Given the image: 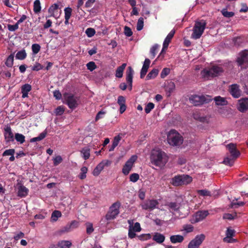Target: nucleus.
Here are the masks:
<instances>
[{
  "label": "nucleus",
  "instance_id": "1",
  "mask_svg": "<svg viewBox=\"0 0 248 248\" xmlns=\"http://www.w3.org/2000/svg\"><path fill=\"white\" fill-rule=\"evenodd\" d=\"M151 161L156 166L163 167L168 162L169 157L167 154L161 150H153L151 155Z\"/></svg>",
  "mask_w": 248,
  "mask_h": 248
},
{
  "label": "nucleus",
  "instance_id": "2",
  "mask_svg": "<svg viewBox=\"0 0 248 248\" xmlns=\"http://www.w3.org/2000/svg\"><path fill=\"white\" fill-rule=\"evenodd\" d=\"M224 72L221 66L214 65L208 68H205L201 72L202 78L206 80L210 79L216 77L221 75Z\"/></svg>",
  "mask_w": 248,
  "mask_h": 248
},
{
  "label": "nucleus",
  "instance_id": "3",
  "mask_svg": "<svg viewBox=\"0 0 248 248\" xmlns=\"http://www.w3.org/2000/svg\"><path fill=\"white\" fill-rule=\"evenodd\" d=\"M226 148L231 154V157H226L224 159L223 163L232 166L234 160L240 155V152L237 149L235 144L231 143L226 145Z\"/></svg>",
  "mask_w": 248,
  "mask_h": 248
},
{
  "label": "nucleus",
  "instance_id": "4",
  "mask_svg": "<svg viewBox=\"0 0 248 248\" xmlns=\"http://www.w3.org/2000/svg\"><path fill=\"white\" fill-rule=\"evenodd\" d=\"M121 206V203L119 202H117L113 203L109 207L108 212L105 216V218L102 219V221H107V224L114 219L119 214V208Z\"/></svg>",
  "mask_w": 248,
  "mask_h": 248
},
{
  "label": "nucleus",
  "instance_id": "5",
  "mask_svg": "<svg viewBox=\"0 0 248 248\" xmlns=\"http://www.w3.org/2000/svg\"><path fill=\"white\" fill-rule=\"evenodd\" d=\"M206 26V22L204 20H200L195 21L193 28V33L191 38L194 39H199L202 35Z\"/></svg>",
  "mask_w": 248,
  "mask_h": 248
},
{
  "label": "nucleus",
  "instance_id": "6",
  "mask_svg": "<svg viewBox=\"0 0 248 248\" xmlns=\"http://www.w3.org/2000/svg\"><path fill=\"white\" fill-rule=\"evenodd\" d=\"M169 144L172 146H179L183 141V137L175 130H171L167 136Z\"/></svg>",
  "mask_w": 248,
  "mask_h": 248
},
{
  "label": "nucleus",
  "instance_id": "7",
  "mask_svg": "<svg viewBox=\"0 0 248 248\" xmlns=\"http://www.w3.org/2000/svg\"><path fill=\"white\" fill-rule=\"evenodd\" d=\"M212 100L211 97L209 95H193L189 97L190 102L195 106L209 103Z\"/></svg>",
  "mask_w": 248,
  "mask_h": 248
},
{
  "label": "nucleus",
  "instance_id": "8",
  "mask_svg": "<svg viewBox=\"0 0 248 248\" xmlns=\"http://www.w3.org/2000/svg\"><path fill=\"white\" fill-rule=\"evenodd\" d=\"M237 58V62L242 68H246L248 67V50H244L239 53Z\"/></svg>",
  "mask_w": 248,
  "mask_h": 248
},
{
  "label": "nucleus",
  "instance_id": "9",
  "mask_svg": "<svg viewBox=\"0 0 248 248\" xmlns=\"http://www.w3.org/2000/svg\"><path fill=\"white\" fill-rule=\"evenodd\" d=\"M205 239L204 234L197 235L192 239L188 245V248H199L202 242Z\"/></svg>",
  "mask_w": 248,
  "mask_h": 248
},
{
  "label": "nucleus",
  "instance_id": "10",
  "mask_svg": "<svg viewBox=\"0 0 248 248\" xmlns=\"http://www.w3.org/2000/svg\"><path fill=\"white\" fill-rule=\"evenodd\" d=\"M137 159V156L133 155L126 162L122 170V172L124 175L129 174Z\"/></svg>",
  "mask_w": 248,
  "mask_h": 248
},
{
  "label": "nucleus",
  "instance_id": "11",
  "mask_svg": "<svg viewBox=\"0 0 248 248\" xmlns=\"http://www.w3.org/2000/svg\"><path fill=\"white\" fill-rule=\"evenodd\" d=\"M66 104L71 109H75L78 106V98L74 95L69 94L65 95Z\"/></svg>",
  "mask_w": 248,
  "mask_h": 248
},
{
  "label": "nucleus",
  "instance_id": "12",
  "mask_svg": "<svg viewBox=\"0 0 248 248\" xmlns=\"http://www.w3.org/2000/svg\"><path fill=\"white\" fill-rule=\"evenodd\" d=\"M158 204V202L156 200H149L142 202L140 205L143 210L152 211L155 208Z\"/></svg>",
  "mask_w": 248,
  "mask_h": 248
},
{
  "label": "nucleus",
  "instance_id": "13",
  "mask_svg": "<svg viewBox=\"0 0 248 248\" xmlns=\"http://www.w3.org/2000/svg\"><path fill=\"white\" fill-rule=\"evenodd\" d=\"M209 214L208 211H199L197 212L193 216L191 219V223H195L202 220Z\"/></svg>",
  "mask_w": 248,
  "mask_h": 248
},
{
  "label": "nucleus",
  "instance_id": "14",
  "mask_svg": "<svg viewBox=\"0 0 248 248\" xmlns=\"http://www.w3.org/2000/svg\"><path fill=\"white\" fill-rule=\"evenodd\" d=\"M111 164V161L108 160H103L99 163L97 166L94 168L93 171V174L94 176H97L99 175L101 171L103 170L105 166H108Z\"/></svg>",
  "mask_w": 248,
  "mask_h": 248
},
{
  "label": "nucleus",
  "instance_id": "15",
  "mask_svg": "<svg viewBox=\"0 0 248 248\" xmlns=\"http://www.w3.org/2000/svg\"><path fill=\"white\" fill-rule=\"evenodd\" d=\"M238 110L241 112H245L248 110V98H242L238 100L237 106Z\"/></svg>",
  "mask_w": 248,
  "mask_h": 248
},
{
  "label": "nucleus",
  "instance_id": "16",
  "mask_svg": "<svg viewBox=\"0 0 248 248\" xmlns=\"http://www.w3.org/2000/svg\"><path fill=\"white\" fill-rule=\"evenodd\" d=\"M134 71L131 66H129L126 72V80L129 86V90H131L132 88V81Z\"/></svg>",
  "mask_w": 248,
  "mask_h": 248
},
{
  "label": "nucleus",
  "instance_id": "17",
  "mask_svg": "<svg viewBox=\"0 0 248 248\" xmlns=\"http://www.w3.org/2000/svg\"><path fill=\"white\" fill-rule=\"evenodd\" d=\"M230 93L234 98H239L241 93L239 86L236 84L231 85L230 86Z\"/></svg>",
  "mask_w": 248,
  "mask_h": 248
},
{
  "label": "nucleus",
  "instance_id": "18",
  "mask_svg": "<svg viewBox=\"0 0 248 248\" xmlns=\"http://www.w3.org/2000/svg\"><path fill=\"white\" fill-rule=\"evenodd\" d=\"M4 136L6 142H10L14 140V134L10 126H7L4 128Z\"/></svg>",
  "mask_w": 248,
  "mask_h": 248
},
{
  "label": "nucleus",
  "instance_id": "19",
  "mask_svg": "<svg viewBox=\"0 0 248 248\" xmlns=\"http://www.w3.org/2000/svg\"><path fill=\"white\" fill-rule=\"evenodd\" d=\"M17 195L22 198L27 196L29 192V189L20 183L17 184Z\"/></svg>",
  "mask_w": 248,
  "mask_h": 248
},
{
  "label": "nucleus",
  "instance_id": "20",
  "mask_svg": "<svg viewBox=\"0 0 248 248\" xmlns=\"http://www.w3.org/2000/svg\"><path fill=\"white\" fill-rule=\"evenodd\" d=\"M234 233L233 230L228 229L226 232V236L223 238V241L227 243H233L236 241L235 239L232 238Z\"/></svg>",
  "mask_w": 248,
  "mask_h": 248
},
{
  "label": "nucleus",
  "instance_id": "21",
  "mask_svg": "<svg viewBox=\"0 0 248 248\" xmlns=\"http://www.w3.org/2000/svg\"><path fill=\"white\" fill-rule=\"evenodd\" d=\"M175 33V31L174 30H171L170 32L168 34L166 38L165 39V40L163 42V49L162 50V52H163L164 49H167L168 47V46L171 40L173 38L174 35Z\"/></svg>",
  "mask_w": 248,
  "mask_h": 248
},
{
  "label": "nucleus",
  "instance_id": "22",
  "mask_svg": "<svg viewBox=\"0 0 248 248\" xmlns=\"http://www.w3.org/2000/svg\"><path fill=\"white\" fill-rule=\"evenodd\" d=\"M31 90V86L29 84H25L21 87L22 97L25 98L28 97V93Z\"/></svg>",
  "mask_w": 248,
  "mask_h": 248
},
{
  "label": "nucleus",
  "instance_id": "23",
  "mask_svg": "<svg viewBox=\"0 0 248 248\" xmlns=\"http://www.w3.org/2000/svg\"><path fill=\"white\" fill-rule=\"evenodd\" d=\"M217 106H226L228 104V102L224 97L217 96L214 98Z\"/></svg>",
  "mask_w": 248,
  "mask_h": 248
},
{
  "label": "nucleus",
  "instance_id": "24",
  "mask_svg": "<svg viewBox=\"0 0 248 248\" xmlns=\"http://www.w3.org/2000/svg\"><path fill=\"white\" fill-rule=\"evenodd\" d=\"M184 240V236L181 235H173L170 237V241L173 244L181 243Z\"/></svg>",
  "mask_w": 248,
  "mask_h": 248
},
{
  "label": "nucleus",
  "instance_id": "25",
  "mask_svg": "<svg viewBox=\"0 0 248 248\" xmlns=\"http://www.w3.org/2000/svg\"><path fill=\"white\" fill-rule=\"evenodd\" d=\"M165 239V237L162 234L156 232L153 236V239L159 244L162 243Z\"/></svg>",
  "mask_w": 248,
  "mask_h": 248
},
{
  "label": "nucleus",
  "instance_id": "26",
  "mask_svg": "<svg viewBox=\"0 0 248 248\" xmlns=\"http://www.w3.org/2000/svg\"><path fill=\"white\" fill-rule=\"evenodd\" d=\"M72 243L69 241H61L59 242L58 246H53L52 248H70Z\"/></svg>",
  "mask_w": 248,
  "mask_h": 248
},
{
  "label": "nucleus",
  "instance_id": "27",
  "mask_svg": "<svg viewBox=\"0 0 248 248\" xmlns=\"http://www.w3.org/2000/svg\"><path fill=\"white\" fill-rule=\"evenodd\" d=\"M171 184L174 186H179L183 185L181 175L176 176L171 180Z\"/></svg>",
  "mask_w": 248,
  "mask_h": 248
},
{
  "label": "nucleus",
  "instance_id": "28",
  "mask_svg": "<svg viewBox=\"0 0 248 248\" xmlns=\"http://www.w3.org/2000/svg\"><path fill=\"white\" fill-rule=\"evenodd\" d=\"M126 66V63H123V64H122V65L121 66L117 67V68L116 70V74H115V76L116 77L121 78L123 77V72H124V70L125 69Z\"/></svg>",
  "mask_w": 248,
  "mask_h": 248
},
{
  "label": "nucleus",
  "instance_id": "29",
  "mask_svg": "<svg viewBox=\"0 0 248 248\" xmlns=\"http://www.w3.org/2000/svg\"><path fill=\"white\" fill-rule=\"evenodd\" d=\"M158 70L157 69H153L147 75L146 80H149L152 78H155L158 74Z\"/></svg>",
  "mask_w": 248,
  "mask_h": 248
},
{
  "label": "nucleus",
  "instance_id": "30",
  "mask_svg": "<svg viewBox=\"0 0 248 248\" xmlns=\"http://www.w3.org/2000/svg\"><path fill=\"white\" fill-rule=\"evenodd\" d=\"M46 131H44V132L40 133V135H39V136L31 139L30 140V142H33L40 141V140H42L43 139H44L46 137Z\"/></svg>",
  "mask_w": 248,
  "mask_h": 248
},
{
  "label": "nucleus",
  "instance_id": "31",
  "mask_svg": "<svg viewBox=\"0 0 248 248\" xmlns=\"http://www.w3.org/2000/svg\"><path fill=\"white\" fill-rule=\"evenodd\" d=\"M26 57L27 54L25 49H22L20 51H19L17 52L16 55V59L21 60L25 59Z\"/></svg>",
  "mask_w": 248,
  "mask_h": 248
},
{
  "label": "nucleus",
  "instance_id": "32",
  "mask_svg": "<svg viewBox=\"0 0 248 248\" xmlns=\"http://www.w3.org/2000/svg\"><path fill=\"white\" fill-rule=\"evenodd\" d=\"M167 205L172 211H177L180 207V204L176 202H170L168 203Z\"/></svg>",
  "mask_w": 248,
  "mask_h": 248
},
{
  "label": "nucleus",
  "instance_id": "33",
  "mask_svg": "<svg viewBox=\"0 0 248 248\" xmlns=\"http://www.w3.org/2000/svg\"><path fill=\"white\" fill-rule=\"evenodd\" d=\"M82 157L85 160L88 159L90 156V149L87 148H83L80 151Z\"/></svg>",
  "mask_w": 248,
  "mask_h": 248
},
{
  "label": "nucleus",
  "instance_id": "34",
  "mask_svg": "<svg viewBox=\"0 0 248 248\" xmlns=\"http://www.w3.org/2000/svg\"><path fill=\"white\" fill-rule=\"evenodd\" d=\"M14 55L13 54H10L7 58L5 62L6 65L8 67H12L14 63Z\"/></svg>",
  "mask_w": 248,
  "mask_h": 248
},
{
  "label": "nucleus",
  "instance_id": "35",
  "mask_svg": "<svg viewBox=\"0 0 248 248\" xmlns=\"http://www.w3.org/2000/svg\"><path fill=\"white\" fill-rule=\"evenodd\" d=\"M62 216L61 212L58 210H55L52 213L51 219L53 221H56L58 218Z\"/></svg>",
  "mask_w": 248,
  "mask_h": 248
},
{
  "label": "nucleus",
  "instance_id": "36",
  "mask_svg": "<svg viewBox=\"0 0 248 248\" xmlns=\"http://www.w3.org/2000/svg\"><path fill=\"white\" fill-rule=\"evenodd\" d=\"M33 11L35 13H38L41 11L40 1L39 0H35L33 3Z\"/></svg>",
  "mask_w": 248,
  "mask_h": 248
},
{
  "label": "nucleus",
  "instance_id": "37",
  "mask_svg": "<svg viewBox=\"0 0 248 248\" xmlns=\"http://www.w3.org/2000/svg\"><path fill=\"white\" fill-rule=\"evenodd\" d=\"M181 176L183 185H187L189 184L192 181V177L188 175H183Z\"/></svg>",
  "mask_w": 248,
  "mask_h": 248
},
{
  "label": "nucleus",
  "instance_id": "38",
  "mask_svg": "<svg viewBox=\"0 0 248 248\" xmlns=\"http://www.w3.org/2000/svg\"><path fill=\"white\" fill-rule=\"evenodd\" d=\"M15 137L16 140L21 144L25 142V136L21 134L16 133Z\"/></svg>",
  "mask_w": 248,
  "mask_h": 248
},
{
  "label": "nucleus",
  "instance_id": "39",
  "mask_svg": "<svg viewBox=\"0 0 248 248\" xmlns=\"http://www.w3.org/2000/svg\"><path fill=\"white\" fill-rule=\"evenodd\" d=\"M81 172L79 175V177L80 179L82 180L86 177V173L88 171V169L86 167H82L80 169Z\"/></svg>",
  "mask_w": 248,
  "mask_h": 248
},
{
  "label": "nucleus",
  "instance_id": "40",
  "mask_svg": "<svg viewBox=\"0 0 248 248\" xmlns=\"http://www.w3.org/2000/svg\"><path fill=\"white\" fill-rule=\"evenodd\" d=\"M236 217L237 215L236 213L234 214L225 213L223 216V218L224 219L232 220L235 218Z\"/></svg>",
  "mask_w": 248,
  "mask_h": 248
},
{
  "label": "nucleus",
  "instance_id": "41",
  "mask_svg": "<svg viewBox=\"0 0 248 248\" xmlns=\"http://www.w3.org/2000/svg\"><path fill=\"white\" fill-rule=\"evenodd\" d=\"M86 227V232L88 234H91L94 231L93 225L90 222H87L85 224Z\"/></svg>",
  "mask_w": 248,
  "mask_h": 248
},
{
  "label": "nucleus",
  "instance_id": "42",
  "mask_svg": "<svg viewBox=\"0 0 248 248\" xmlns=\"http://www.w3.org/2000/svg\"><path fill=\"white\" fill-rule=\"evenodd\" d=\"M129 229L136 232H139L141 231L140 224L139 222L135 223L134 226L130 225Z\"/></svg>",
  "mask_w": 248,
  "mask_h": 248
},
{
  "label": "nucleus",
  "instance_id": "43",
  "mask_svg": "<svg viewBox=\"0 0 248 248\" xmlns=\"http://www.w3.org/2000/svg\"><path fill=\"white\" fill-rule=\"evenodd\" d=\"M143 18L142 17H140L138 21L137 25V30L138 31H141L143 28Z\"/></svg>",
  "mask_w": 248,
  "mask_h": 248
},
{
  "label": "nucleus",
  "instance_id": "44",
  "mask_svg": "<svg viewBox=\"0 0 248 248\" xmlns=\"http://www.w3.org/2000/svg\"><path fill=\"white\" fill-rule=\"evenodd\" d=\"M32 52L34 54H37L40 50L41 46L38 44H34L31 46Z\"/></svg>",
  "mask_w": 248,
  "mask_h": 248
},
{
  "label": "nucleus",
  "instance_id": "45",
  "mask_svg": "<svg viewBox=\"0 0 248 248\" xmlns=\"http://www.w3.org/2000/svg\"><path fill=\"white\" fill-rule=\"evenodd\" d=\"M158 47L159 45L157 44H155L151 48L150 53L152 55V58H154L156 55V51L158 49Z\"/></svg>",
  "mask_w": 248,
  "mask_h": 248
},
{
  "label": "nucleus",
  "instance_id": "46",
  "mask_svg": "<svg viewBox=\"0 0 248 248\" xmlns=\"http://www.w3.org/2000/svg\"><path fill=\"white\" fill-rule=\"evenodd\" d=\"M183 230L186 231V233L192 232L194 227L190 224H186L183 226Z\"/></svg>",
  "mask_w": 248,
  "mask_h": 248
},
{
  "label": "nucleus",
  "instance_id": "47",
  "mask_svg": "<svg viewBox=\"0 0 248 248\" xmlns=\"http://www.w3.org/2000/svg\"><path fill=\"white\" fill-rule=\"evenodd\" d=\"M175 88V85L174 82H170L168 86L166 87V90L168 91L170 93H171L174 91Z\"/></svg>",
  "mask_w": 248,
  "mask_h": 248
},
{
  "label": "nucleus",
  "instance_id": "48",
  "mask_svg": "<svg viewBox=\"0 0 248 248\" xmlns=\"http://www.w3.org/2000/svg\"><path fill=\"white\" fill-rule=\"evenodd\" d=\"M197 193L202 196H210L211 195L210 191L206 190H199L197 191Z\"/></svg>",
  "mask_w": 248,
  "mask_h": 248
},
{
  "label": "nucleus",
  "instance_id": "49",
  "mask_svg": "<svg viewBox=\"0 0 248 248\" xmlns=\"http://www.w3.org/2000/svg\"><path fill=\"white\" fill-rule=\"evenodd\" d=\"M222 14L224 16L226 17H231L234 16V13L232 12H228L227 11L226 9H223L221 11Z\"/></svg>",
  "mask_w": 248,
  "mask_h": 248
},
{
  "label": "nucleus",
  "instance_id": "50",
  "mask_svg": "<svg viewBox=\"0 0 248 248\" xmlns=\"http://www.w3.org/2000/svg\"><path fill=\"white\" fill-rule=\"evenodd\" d=\"M87 69L90 71H93L96 68V65L94 62H90L86 64Z\"/></svg>",
  "mask_w": 248,
  "mask_h": 248
},
{
  "label": "nucleus",
  "instance_id": "51",
  "mask_svg": "<svg viewBox=\"0 0 248 248\" xmlns=\"http://www.w3.org/2000/svg\"><path fill=\"white\" fill-rule=\"evenodd\" d=\"M138 238L141 241L147 240L151 238L150 234H142L137 236Z\"/></svg>",
  "mask_w": 248,
  "mask_h": 248
},
{
  "label": "nucleus",
  "instance_id": "52",
  "mask_svg": "<svg viewBox=\"0 0 248 248\" xmlns=\"http://www.w3.org/2000/svg\"><path fill=\"white\" fill-rule=\"evenodd\" d=\"M140 176L138 173H132L130 175V181L135 183L139 179Z\"/></svg>",
  "mask_w": 248,
  "mask_h": 248
},
{
  "label": "nucleus",
  "instance_id": "53",
  "mask_svg": "<svg viewBox=\"0 0 248 248\" xmlns=\"http://www.w3.org/2000/svg\"><path fill=\"white\" fill-rule=\"evenodd\" d=\"M64 17L70 18L72 12V9L70 7H66L64 10Z\"/></svg>",
  "mask_w": 248,
  "mask_h": 248
},
{
  "label": "nucleus",
  "instance_id": "54",
  "mask_svg": "<svg viewBox=\"0 0 248 248\" xmlns=\"http://www.w3.org/2000/svg\"><path fill=\"white\" fill-rule=\"evenodd\" d=\"M95 33V31L94 29L89 28L86 30V33L89 37L93 36Z\"/></svg>",
  "mask_w": 248,
  "mask_h": 248
},
{
  "label": "nucleus",
  "instance_id": "55",
  "mask_svg": "<svg viewBox=\"0 0 248 248\" xmlns=\"http://www.w3.org/2000/svg\"><path fill=\"white\" fill-rule=\"evenodd\" d=\"M170 73V69L168 68H164L160 74V77L161 78H163L166 77L167 75L169 74Z\"/></svg>",
  "mask_w": 248,
  "mask_h": 248
},
{
  "label": "nucleus",
  "instance_id": "56",
  "mask_svg": "<svg viewBox=\"0 0 248 248\" xmlns=\"http://www.w3.org/2000/svg\"><path fill=\"white\" fill-rule=\"evenodd\" d=\"M124 34L127 37H130V36H132L133 34V32H132L131 29L127 26L124 27Z\"/></svg>",
  "mask_w": 248,
  "mask_h": 248
},
{
  "label": "nucleus",
  "instance_id": "57",
  "mask_svg": "<svg viewBox=\"0 0 248 248\" xmlns=\"http://www.w3.org/2000/svg\"><path fill=\"white\" fill-rule=\"evenodd\" d=\"M155 107L154 104L153 103H149L145 107V111L146 113L150 112L151 110L154 108Z\"/></svg>",
  "mask_w": 248,
  "mask_h": 248
},
{
  "label": "nucleus",
  "instance_id": "58",
  "mask_svg": "<svg viewBox=\"0 0 248 248\" xmlns=\"http://www.w3.org/2000/svg\"><path fill=\"white\" fill-rule=\"evenodd\" d=\"M15 153V150L14 149H11L5 150L2 154V155L3 156H7V155H14Z\"/></svg>",
  "mask_w": 248,
  "mask_h": 248
},
{
  "label": "nucleus",
  "instance_id": "59",
  "mask_svg": "<svg viewBox=\"0 0 248 248\" xmlns=\"http://www.w3.org/2000/svg\"><path fill=\"white\" fill-rule=\"evenodd\" d=\"M64 111V108L62 106H59L56 108L55 113L56 115H62Z\"/></svg>",
  "mask_w": 248,
  "mask_h": 248
},
{
  "label": "nucleus",
  "instance_id": "60",
  "mask_svg": "<svg viewBox=\"0 0 248 248\" xmlns=\"http://www.w3.org/2000/svg\"><path fill=\"white\" fill-rule=\"evenodd\" d=\"M62 161V157L60 155H58L54 158L53 163L54 165L56 166L60 164Z\"/></svg>",
  "mask_w": 248,
  "mask_h": 248
},
{
  "label": "nucleus",
  "instance_id": "61",
  "mask_svg": "<svg viewBox=\"0 0 248 248\" xmlns=\"http://www.w3.org/2000/svg\"><path fill=\"white\" fill-rule=\"evenodd\" d=\"M18 25L17 23H16L15 25H10L8 24L7 26L8 29L9 31H14L18 29Z\"/></svg>",
  "mask_w": 248,
  "mask_h": 248
},
{
  "label": "nucleus",
  "instance_id": "62",
  "mask_svg": "<svg viewBox=\"0 0 248 248\" xmlns=\"http://www.w3.org/2000/svg\"><path fill=\"white\" fill-rule=\"evenodd\" d=\"M43 68V66H42L40 63L36 62L35 64L32 67V70L33 71H38L40 70H41Z\"/></svg>",
  "mask_w": 248,
  "mask_h": 248
},
{
  "label": "nucleus",
  "instance_id": "63",
  "mask_svg": "<svg viewBox=\"0 0 248 248\" xmlns=\"http://www.w3.org/2000/svg\"><path fill=\"white\" fill-rule=\"evenodd\" d=\"M233 41L234 44L235 46H240L243 43V40L240 37L234 38L233 40Z\"/></svg>",
  "mask_w": 248,
  "mask_h": 248
},
{
  "label": "nucleus",
  "instance_id": "64",
  "mask_svg": "<svg viewBox=\"0 0 248 248\" xmlns=\"http://www.w3.org/2000/svg\"><path fill=\"white\" fill-rule=\"evenodd\" d=\"M117 102L120 106L125 105V99L123 96H119L118 98Z\"/></svg>",
  "mask_w": 248,
  "mask_h": 248
}]
</instances>
